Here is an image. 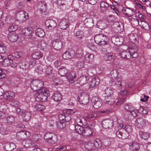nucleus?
Returning <instances> with one entry per match:
<instances>
[{
	"label": "nucleus",
	"mask_w": 151,
	"mask_h": 151,
	"mask_svg": "<svg viewBox=\"0 0 151 151\" xmlns=\"http://www.w3.org/2000/svg\"><path fill=\"white\" fill-rule=\"evenodd\" d=\"M43 86V82L41 80L36 79L31 81L30 86L32 89L37 91L35 100L37 101H45L48 96L49 91L45 88H41Z\"/></svg>",
	"instance_id": "f257e3e1"
},
{
	"label": "nucleus",
	"mask_w": 151,
	"mask_h": 151,
	"mask_svg": "<svg viewBox=\"0 0 151 151\" xmlns=\"http://www.w3.org/2000/svg\"><path fill=\"white\" fill-rule=\"evenodd\" d=\"M96 43L99 45H104L107 44L108 37L104 34H99L96 35L94 37Z\"/></svg>",
	"instance_id": "f03ea898"
},
{
	"label": "nucleus",
	"mask_w": 151,
	"mask_h": 151,
	"mask_svg": "<svg viewBox=\"0 0 151 151\" xmlns=\"http://www.w3.org/2000/svg\"><path fill=\"white\" fill-rule=\"evenodd\" d=\"M21 34L19 35L15 32H9L8 35V40L11 42H14L17 40L19 41L22 42L24 40V38L22 37Z\"/></svg>",
	"instance_id": "7ed1b4c3"
},
{
	"label": "nucleus",
	"mask_w": 151,
	"mask_h": 151,
	"mask_svg": "<svg viewBox=\"0 0 151 151\" xmlns=\"http://www.w3.org/2000/svg\"><path fill=\"white\" fill-rule=\"evenodd\" d=\"M44 138L46 142L50 144H54L57 141V137L52 133L47 132L44 136Z\"/></svg>",
	"instance_id": "20e7f679"
},
{
	"label": "nucleus",
	"mask_w": 151,
	"mask_h": 151,
	"mask_svg": "<svg viewBox=\"0 0 151 151\" xmlns=\"http://www.w3.org/2000/svg\"><path fill=\"white\" fill-rule=\"evenodd\" d=\"M95 126V124L93 123L86 125L83 136L86 137L91 135Z\"/></svg>",
	"instance_id": "39448f33"
},
{
	"label": "nucleus",
	"mask_w": 151,
	"mask_h": 151,
	"mask_svg": "<svg viewBox=\"0 0 151 151\" xmlns=\"http://www.w3.org/2000/svg\"><path fill=\"white\" fill-rule=\"evenodd\" d=\"M78 100L81 103L86 104L89 101V96L86 93L81 92L78 95Z\"/></svg>",
	"instance_id": "423d86ee"
},
{
	"label": "nucleus",
	"mask_w": 151,
	"mask_h": 151,
	"mask_svg": "<svg viewBox=\"0 0 151 151\" xmlns=\"http://www.w3.org/2000/svg\"><path fill=\"white\" fill-rule=\"evenodd\" d=\"M33 28L31 27H27L23 29L21 32V35L27 36L28 39H31L32 36Z\"/></svg>",
	"instance_id": "0eeeda50"
},
{
	"label": "nucleus",
	"mask_w": 151,
	"mask_h": 151,
	"mask_svg": "<svg viewBox=\"0 0 151 151\" xmlns=\"http://www.w3.org/2000/svg\"><path fill=\"white\" fill-rule=\"evenodd\" d=\"M147 120L142 118H138L135 121L134 124L137 128L142 129L146 125Z\"/></svg>",
	"instance_id": "6e6552de"
},
{
	"label": "nucleus",
	"mask_w": 151,
	"mask_h": 151,
	"mask_svg": "<svg viewBox=\"0 0 151 151\" xmlns=\"http://www.w3.org/2000/svg\"><path fill=\"white\" fill-rule=\"evenodd\" d=\"M91 101L93 107L95 109L99 108L102 105V100L97 96L93 97Z\"/></svg>",
	"instance_id": "1a4fd4ad"
},
{
	"label": "nucleus",
	"mask_w": 151,
	"mask_h": 151,
	"mask_svg": "<svg viewBox=\"0 0 151 151\" xmlns=\"http://www.w3.org/2000/svg\"><path fill=\"white\" fill-rule=\"evenodd\" d=\"M101 124L102 126L106 129H111L113 127L114 125L113 120L108 119L103 120Z\"/></svg>",
	"instance_id": "9d476101"
},
{
	"label": "nucleus",
	"mask_w": 151,
	"mask_h": 151,
	"mask_svg": "<svg viewBox=\"0 0 151 151\" xmlns=\"http://www.w3.org/2000/svg\"><path fill=\"white\" fill-rule=\"evenodd\" d=\"M53 47L56 50H59L61 49L62 46V42L59 39L54 40L52 42Z\"/></svg>",
	"instance_id": "9b49d317"
},
{
	"label": "nucleus",
	"mask_w": 151,
	"mask_h": 151,
	"mask_svg": "<svg viewBox=\"0 0 151 151\" xmlns=\"http://www.w3.org/2000/svg\"><path fill=\"white\" fill-rule=\"evenodd\" d=\"M45 24L50 29H52L56 27L57 23L55 21L52 19H50L46 21Z\"/></svg>",
	"instance_id": "f8f14e48"
},
{
	"label": "nucleus",
	"mask_w": 151,
	"mask_h": 151,
	"mask_svg": "<svg viewBox=\"0 0 151 151\" xmlns=\"http://www.w3.org/2000/svg\"><path fill=\"white\" fill-rule=\"evenodd\" d=\"M69 21L67 19H62L59 23L60 28L63 29H65L68 26Z\"/></svg>",
	"instance_id": "ddd939ff"
},
{
	"label": "nucleus",
	"mask_w": 151,
	"mask_h": 151,
	"mask_svg": "<svg viewBox=\"0 0 151 151\" xmlns=\"http://www.w3.org/2000/svg\"><path fill=\"white\" fill-rule=\"evenodd\" d=\"M3 96L5 100H10L14 98L15 94L12 91H6L3 94Z\"/></svg>",
	"instance_id": "4468645a"
},
{
	"label": "nucleus",
	"mask_w": 151,
	"mask_h": 151,
	"mask_svg": "<svg viewBox=\"0 0 151 151\" xmlns=\"http://www.w3.org/2000/svg\"><path fill=\"white\" fill-rule=\"evenodd\" d=\"M62 97V94L59 92L56 91L52 96V98L55 101H59L61 100Z\"/></svg>",
	"instance_id": "2eb2a0df"
},
{
	"label": "nucleus",
	"mask_w": 151,
	"mask_h": 151,
	"mask_svg": "<svg viewBox=\"0 0 151 151\" xmlns=\"http://www.w3.org/2000/svg\"><path fill=\"white\" fill-rule=\"evenodd\" d=\"M22 116L24 120L26 121L29 120L31 118V114L30 112L23 111L22 112Z\"/></svg>",
	"instance_id": "dca6fc26"
},
{
	"label": "nucleus",
	"mask_w": 151,
	"mask_h": 151,
	"mask_svg": "<svg viewBox=\"0 0 151 151\" xmlns=\"http://www.w3.org/2000/svg\"><path fill=\"white\" fill-rule=\"evenodd\" d=\"M118 128H122L124 129L128 133H130L132 132V127L128 124L124 125L123 123H120L118 126Z\"/></svg>",
	"instance_id": "f3484780"
},
{
	"label": "nucleus",
	"mask_w": 151,
	"mask_h": 151,
	"mask_svg": "<svg viewBox=\"0 0 151 151\" xmlns=\"http://www.w3.org/2000/svg\"><path fill=\"white\" fill-rule=\"evenodd\" d=\"M99 82V79L98 77H95L92 78L90 82V85L91 87L97 86Z\"/></svg>",
	"instance_id": "a211bd4d"
},
{
	"label": "nucleus",
	"mask_w": 151,
	"mask_h": 151,
	"mask_svg": "<svg viewBox=\"0 0 151 151\" xmlns=\"http://www.w3.org/2000/svg\"><path fill=\"white\" fill-rule=\"evenodd\" d=\"M32 105L35 109L38 111H42L45 108L44 106L40 104H37L35 102H33Z\"/></svg>",
	"instance_id": "6ab92c4d"
},
{
	"label": "nucleus",
	"mask_w": 151,
	"mask_h": 151,
	"mask_svg": "<svg viewBox=\"0 0 151 151\" xmlns=\"http://www.w3.org/2000/svg\"><path fill=\"white\" fill-rule=\"evenodd\" d=\"M139 148V145L137 142H134L129 145V149L132 151H138Z\"/></svg>",
	"instance_id": "aec40b11"
},
{
	"label": "nucleus",
	"mask_w": 151,
	"mask_h": 151,
	"mask_svg": "<svg viewBox=\"0 0 151 151\" xmlns=\"http://www.w3.org/2000/svg\"><path fill=\"white\" fill-rule=\"evenodd\" d=\"M38 8L40 11L45 12L46 10V4L44 1H40L39 2Z\"/></svg>",
	"instance_id": "412c9836"
},
{
	"label": "nucleus",
	"mask_w": 151,
	"mask_h": 151,
	"mask_svg": "<svg viewBox=\"0 0 151 151\" xmlns=\"http://www.w3.org/2000/svg\"><path fill=\"white\" fill-rule=\"evenodd\" d=\"M5 20L7 23L11 24L12 23H14L16 19L14 17L9 15L6 17Z\"/></svg>",
	"instance_id": "4be33fe9"
},
{
	"label": "nucleus",
	"mask_w": 151,
	"mask_h": 151,
	"mask_svg": "<svg viewBox=\"0 0 151 151\" xmlns=\"http://www.w3.org/2000/svg\"><path fill=\"white\" fill-rule=\"evenodd\" d=\"M82 125H76L74 126L76 132L79 134L83 135L84 130H85V127H82Z\"/></svg>",
	"instance_id": "5701e85b"
},
{
	"label": "nucleus",
	"mask_w": 151,
	"mask_h": 151,
	"mask_svg": "<svg viewBox=\"0 0 151 151\" xmlns=\"http://www.w3.org/2000/svg\"><path fill=\"white\" fill-rule=\"evenodd\" d=\"M1 58H2V59L3 60L1 63H2L3 65L5 66H9L13 63V61L10 60L9 58V57H7V58H6V57H1Z\"/></svg>",
	"instance_id": "b1692460"
},
{
	"label": "nucleus",
	"mask_w": 151,
	"mask_h": 151,
	"mask_svg": "<svg viewBox=\"0 0 151 151\" xmlns=\"http://www.w3.org/2000/svg\"><path fill=\"white\" fill-rule=\"evenodd\" d=\"M75 73L73 71L70 72L66 75L67 78L71 83H73L74 81V79H75Z\"/></svg>",
	"instance_id": "393cba45"
},
{
	"label": "nucleus",
	"mask_w": 151,
	"mask_h": 151,
	"mask_svg": "<svg viewBox=\"0 0 151 151\" xmlns=\"http://www.w3.org/2000/svg\"><path fill=\"white\" fill-rule=\"evenodd\" d=\"M38 46L41 49L44 51L48 49L49 47L48 44L43 41H41L39 43Z\"/></svg>",
	"instance_id": "a878e982"
},
{
	"label": "nucleus",
	"mask_w": 151,
	"mask_h": 151,
	"mask_svg": "<svg viewBox=\"0 0 151 151\" xmlns=\"http://www.w3.org/2000/svg\"><path fill=\"white\" fill-rule=\"evenodd\" d=\"M29 134L28 132H26L24 131H22L18 132L17 134V137L21 139V140L23 139L24 137H25L27 135V134Z\"/></svg>",
	"instance_id": "bb28decb"
},
{
	"label": "nucleus",
	"mask_w": 151,
	"mask_h": 151,
	"mask_svg": "<svg viewBox=\"0 0 151 151\" xmlns=\"http://www.w3.org/2000/svg\"><path fill=\"white\" fill-rule=\"evenodd\" d=\"M105 94L106 95L105 97V100L109 102V99L112 98V94H113L112 91L111 90L110 88H107L106 90L105 91Z\"/></svg>",
	"instance_id": "cd10ccee"
},
{
	"label": "nucleus",
	"mask_w": 151,
	"mask_h": 151,
	"mask_svg": "<svg viewBox=\"0 0 151 151\" xmlns=\"http://www.w3.org/2000/svg\"><path fill=\"white\" fill-rule=\"evenodd\" d=\"M5 147L7 150L11 151L16 148L15 144L13 143H6L5 144Z\"/></svg>",
	"instance_id": "c85d7f7f"
},
{
	"label": "nucleus",
	"mask_w": 151,
	"mask_h": 151,
	"mask_svg": "<svg viewBox=\"0 0 151 151\" xmlns=\"http://www.w3.org/2000/svg\"><path fill=\"white\" fill-rule=\"evenodd\" d=\"M139 135L141 138L145 140L147 139L150 136V134L148 133L142 131L139 132Z\"/></svg>",
	"instance_id": "c756f323"
},
{
	"label": "nucleus",
	"mask_w": 151,
	"mask_h": 151,
	"mask_svg": "<svg viewBox=\"0 0 151 151\" xmlns=\"http://www.w3.org/2000/svg\"><path fill=\"white\" fill-rule=\"evenodd\" d=\"M35 32L36 35L39 37H42L45 34L44 31L40 28L36 29Z\"/></svg>",
	"instance_id": "7c9ffc66"
},
{
	"label": "nucleus",
	"mask_w": 151,
	"mask_h": 151,
	"mask_svg": "<svg viewBox=\"0 0 151 151\" xmlns=\"http://www.w3.org/2000/svg\"><path fill=\"white\" fill-rule=\"evenodd\" d=\"M53 125L56 126L58 128L61 129L65 127L66 124L65 122H61L60 121L54 122L53 124Z\"/></svg>",
	"instance_id": "2f4dec72"
},
{
	"label": "nucleus",
	"mask_w": 151,
	"mask_h": 151,
	"mask_svg": "<svg viewBox=\"0 0 151 151\" xmlns=\"http://www.w3.org/2000/svg\"><path fill=\"white\" fill-rule=\"evenodd\" d=\"M100 5L101 10L104 11H106L109 6L108 3L104 1H101Z\"/></svg>",
	"instance_id": "473e14b6"
},
{
	"label": "nucleus",
	"mask_w": 151,
	"mask_h": 151,
	"mask_svg": "<svg viewBox=\"0 0 151 151\" xmlns=\"http://www.w3.org/2000/svg\"><path fill=\"white\" fill-rule=\"evenodd\" d=\"M114 27L115 29H116V32H120L122 31L121 26H122V24L119 22H116L114 24Z\"/></svg>",
	"instance_id": "72a5a7b5"
},
{
	"label": "nucleus",
	"mask_w": 151,
	"mask_h": 151,
	"mask_svg": "<svg viewBox=\"0 0 151 151\" xmlns=\"http://www.w3.org/2000/svg\"><path fill=\"white\" fill-rule=\"evenodd\" d=\"M11 24L8 28V30L9 32H14L18 29V26L14 23Z\"/></svg>",
	"instance_id": "f704fd0d"
},
{
	"label": "nucleus",
	"mask_w": 151,
	"mask_h": 151,
	"mask_svg": "<svg viewBox=\"0 0 151 151\" xmlns=\"http://www.w3.org/2000/svg\"><path fill=\"white\" fill-rule=\"evenodd\" d=\"M68 71V70L64 67H61L58 70V74L61 76H64Z\"/></svg>",
	"instance_id": "c9c22d12"
},
{
	"label": "nucleus",
	"mask_w": 151,
	"mask_h": 151,
	"mask_svg": "<svg viewBox=\"0 0 151 151\" xmlns=\"http://www.w3.org/2000/svg\"><path fill=\"white\" fill-rule=\"evenodd\" d=\"M22 140V145L24 147L25 149L26 147H29L31 144V141L28 139L25 140L23 139Z\"/></svg>",
	"instance_id": "e433bc0d"
},
{
	"label": "nucleus",
	"mask_w": 151,
	"mask_h": 151,
	"mask_svg": "<svg viewBox=\"0 0 151 151\" xmlns=\"http://www.w3.org/2000/svg\"><path fill=\"white\" fill-rule=\"evenodd\" d=\"M97 27L101 29H103L106 27V25L104 22L101 20H99L97 24Z\"/></svg>",
	"instance_id": "4c0bfd02"
},
{
	"label": "nucleus",
	"mask_w": 151,
	"mask_h": 151,
	"mask_svg": "<svg viewBox=\"0 0 151 151\" xmlns=\"http://www.w3.org/2000/svg\"><path fill=\"white\" fill-rule=\"evenodd\" d=\"M93 147L96 148H100L101 146V143L100 140L98 139H95L94 142Z\"/></svg>",
	"instance_id": "58836bf2"
},
{
	"label": "nucleus",
	"mask_w": 151,
	"mask_h": 151,
	"mask_svg": "<svg viewBox=\"0 0 151 151\" xmlns=\"http://www.w3.org/2000/svg\"><path fill=\"white\" fill-rule=\"evenodd\" d=\"M21 64V66L22 68L24 69L25 70L28 68L29 66V64L28 62L26 61H22L20 63V64Z\"/></svg>",
	"instance_id": "ea45409f"
},
{
	"label": "nucleus",
	"mask_w": 151,
	"mask_h": 151,
	"mask_svg": "<svg viewBox=\"0 0 151 151\" xmlns=\"http://www.w3.org/2000/svg\"><path fill=\"white\" fill-rule=\"evenodd\" d=\"M81 83L83 85L86 83L89 80L88 77L85 75L81 76Z\"/></svg>",
	"instance_id": "a19ab883"
},
{
	"label": "nucleus",
	"mask_w": 151,
	"mask_h": 151,
	"mask_svg": "<svg viewBox=\"0 0 151 151\" xmlns=\"http://www.w3.org/2000/svg\"><path fill=\"white\" fill-rule=\"evenodd\" d=\"M82 119H84L83 117H77L75 121V122L77 124V125H82L83 124Z\"/></svg>",
	"instance_id": "79ce46f5"
},
{
	"label": "nucleus",
	"mask_w": 151,
	"mask_h": 151,
	"mask_svg": "<svg viewBox=\"0 0 151 151\" xmlns=\"http://www.w3.org/2000/svg\"><path fill=\"white\" fill-rule=\"evenodd\" d=\"M133 13H131L130 15L128 16V19L132 21H134L138 23V20L135 16L133 15Z\"/></svg>",
	"instance_id": "37998d69"
},
{
	"label": "nucleus",
	"mask_w": 151,
	"mask_h": 151,
	"mask_svg": "<svg viewBox=\"0 0 151 151\" xmlns=\"http://www.w3.org/2000/svg\"><path fill=\"white\" fill-rule=\"evenodd\" d=\"M6 50V47L2 43H0V54H4Z\"/></svg>",
	"instance_id": "c03bdc74"
},
{
	"label": "nucleus",
	"mask_w": 151,
	"mask_h": 151,
	"mask_svg": "<svg viewBox=\"0 0 151 151\" xmlns=\"http://www.w3.org/2000/svg\"><path fill=\"white\" fill-rule=\"evenodd\" d=\"M122 12L127 17L130 15L131 13H134L133 11L132 10L129 9L127 10L126 9H123Z\"/></svg>",
	"instance_id": "a18cd8bd"
},
{
	"label": "nucleus",
	"mask_w": 151,
	"mask_h": 151,
	"mask_svg": "<svg viewBox=\"0 0 151 151\" xmlns=\"http://www.w3.org/2000/svg\"><path fill=\"white\" fill-rule=\"evenodd\" d=\"M124 109L126 111H130L131 110L133 109V107L131 104H127L125 105Z\"/></svg>",
	"instance_id": "49530a36"
},
{
	"label": "nucleus",
	"mask_w": 151,
	"mask_h": 151,
	"mask_svg": "<svg viewBox=\"0 0 151 151\" xmlns=\"http://www.w3.org/2000/svg\"><path fill=\"white\" fill-rule=\"evenodd\" d=\"M43 66L39 65L35 69V71L38 73H41L43 71Z\"/></svg>",
	"instance_id": "de8ad7c7"
},
{
	"label": "nucleus",
	"mask_w": 151,
	"mask_h": 151,
	"mask_svg": "<svg viewBox=\"0 0 151 151\" xmlns=\"http://www.w3.org/2000/svg\"><path fill=\"white\" fill-rule=\"evenodd\" d=\"M6 120L7 123L9 124L13 123L14 121V118L12 116H9L7 117L6 118Z\"/></svg>",
	"instance_id": "09e8293b"
},
{
	"label": "nucleus",
	"mask_w": 151,
	"mask_h": 151,
	"mask_svg": "<svg viewBox=\"0 0 151 151\" xmlns=\"http://www.w3.org/2000/svg\"><path fill=\"white\" fill-rule=\"evenodd\" d=\"M129 55L130 56L132 55L130 52L126 51H123L121 52L119 54V56L121 57H127L129 56Z\"/></svg>",
	"instance_id": "8fccbe9b"
},
{
	"label": "nucleus",
	"mask_w": 151,
	"mask_h": 151,
	"mask_svg": "<svg viewBox=\"0 0 151 151\" xmlns=\"http://www.w3.org/2000/svg\"><path fill=\"white\" fill-rule=\"evenodd\" d=\"M115 79L116 82L117 83V84L119 85L120 86H122L121 84V81L122 79V77L120 76H118L115 77Z\"/></svg>",
	"instance_id": "3c124183"
},
{
	"label": "nucleus",
	"mask_w": 151,
	"mask_h": 151,
	"mask_svg": "<svg viewBox=\"0 0 151 151\" xmlns=\"http://www.w3.org/2000/svg\"><path fill=\"white\" fill-rule=\"evenodd\" d=\"M70 50L69 49L67 51H66L63 55L62 57L67 56H71L70 54L71 52L72 53H74L75 52L73 50H71L70 52Z\"/></svg>",
	"instance_id": "603ef678"
},
{
	"label": "nucleus",
	"mask_w": 151,
	"mask_h": 151,
	"mask_svg": "<svg viewBox=\"0 0 151 151\" xmlns=\"http://www.w3.org/2000/svg\"><path fill=\"white\" fill-rule=\"evenodd\" d=\"M11 55H12V57H17V56L21 57L24 56V55L23 53L22 52L17 51L12 53Z\"/></svg>",
	"instance_id": "864d4df0"
},
{
	"label": "nucleus",
	"mask_w": 151,
	"mask_h": 151,
	"mask_svg": "<svg viewBox=\"0 0 151 151\" xmlns=\"http://www.w3.org/2000/svg\"><path fill=\"white\" fill-rule=\"evenodd\" d=\"M88 118H95L97 117V114L95 112H91L88 114Z\"/></svg>",
	"instance_id": "5fc2aeb1"
},
{
	"label": "nucleus",
	"mask_w": 151,
	"mask_h": 151,
	"mask_svg": "<svg viewBox=\"0 0 151 151\" xmlns=\"http://www.w3.org/2000/svg\"><path fill=\"white\" fill-rule=\"evenodd\" d=\"M43 55L40 51L35 52L32 54V57H43Z\"/></svg>",
	"instance_id": "6e6d98bb"
},
{
	"label": "nucleus",
	"mask_w": 151,
	"mask_h": 151,
	"mask_svg": "<svg viewBox=\"0 0 151 151\" xmlns=\"http://www.w3.org/2000/svg\"><path fill=\"white\" fill-rule=\"evenodd\" d=\"M84 63L83 61H80L77 63L76 66L78 68H81L84 66Z\"/></svg>",
	"instance_id": "4d7b16f0"
},
{
	"label": "nucleus",
	"mask_w": 151,
	"mask_h": 151,
	"mask_svg": "<svg viewBox=\"0 0 151 151\" xmlns=\"http://www.w3.org/2000/svg\"><path fill=\"white\" fill-rule=\"evenodd\" d=\"M59 121L61 122H65V114H61L59 115Z\"/></svg>",
	"instance_id": "13d9d810"
},
{
	"label": "nucleus",
	"mask_w": 151,
	"mask_h": 151,
	"mask_svg": "<svg viewBox=\"0 0 151 151\" xmlns=\"http://www.w3.org/2000/svg\"><path fill=\"white\" fill-rule=\"evenodd\" d=\"M130 112L132 115L134 117L136 116L138 112V111L135 109H132L131 110Z\"/></svg>",
	"instance_id": "bf43d9fd"
},
{
	"label": "nucleus",
	"mask_w": 151,
	"mask_h": 151,
	"mask_svg": "<svg viewBox=\"0 0 151 151\" xmlns=\"http://www.w3.org/2000/svg\"><path fill=\"white\" fill-rule=\"evenodd\" d=\"M0 132L2 135L6 134L8 133L6 129L3 127H1L0 129Z\"/></svg>",
	"instance_id": "052dcab7"
},
{
	"label": "nucleus",
	"mask_w": 151,
	"mask_h": 151,
	"mask_svg": "<svg viewBox=\"0 0 151 151\" xmlns=\"http://www.w3.org/2000/svg\"><path fill=\"white\" fill-rule=\"evenodd\" d=\"M41 123L40 122H37L34 124L33 126L34 128L36 129H39L41 127Z\"/></svg>",
	"instance_id": "680f3d73"
},
{
	"label": "nucleus",
	"mask_w": 151,
	"mask_h": 151,
	"mask_svg": "<svg viewBox=\"0 0 151 151\" xmlns=\"http://www.w3.org/2000/svg\"><path fill=\"white\" fill-rule=\"evenodd\" d=\"M109 102L107 101L106 100H105L106 103H107L108 104H113L114 102L115 101V99L114 98H113V96H112V98L111 99H109Z\"/></svg>",
	"instance_id": "e2e57ef3"
},
{
	"label": "nucleus",
	"mask_w": 151,
	"mask_h": 151,
	"mask_svg": "<svg viewBox=\"0 0 151 151\" xmlns=\"http://www.w3.org/2000/svg\"><path fill=\"white\" fill-rule=\"evenodd\" d=\"M142 22L144 23L142 26L143 28L145 29H147L150 28L147 22H146L144 21H142Z\"/></svg>",
	"instance_id": "0e129e2a"
},
{
	"label": "nucleus",
	"mask_w": 151,
	"mask_h": 151,
	"mask_svg": "<svg viewBox=\"0 0 151 151\" xmlns=\"http://www.w3.org/2000/svg\"><path fill=\"white\" fill-rule=\"evenodd\" d=\"M36 62V59L33 57H32L31 60L29 61V65H34Z\"/></svg>",
	"instance_id": "69168bd1"
},
{
	"label": "nucleus",
	"mask_w": 151,
	"mask_h": 151,
	"mask_svg": "<svg viewBox=\"0 0 151 151\" xmlns=\"http://www.w3.org/2000/svg\"><path fill=\"white\" fill-rule=\"evenodd\" d=\"M125 99V97H124L118 100L116 102V105H119L122 104L124 102Z\"/></svg>",
	"instance_id": "338daca9"
},
{
	"label": "nucleus",
	"mask_w": 151,
	"mask_h": 151,
	"mask_svg": "<svg viewBox=\"0 0 151 151\" xmlns=\"http://www.w3.org/2000/svg\"><path fill=\"white\" fill-rule=\"evenodd\" d=\"M87 46L91 50H94L95 46L92 43H89L87 44Z\"/></svg>",
	"instance_id": "774afa93"
}]
</instances>
